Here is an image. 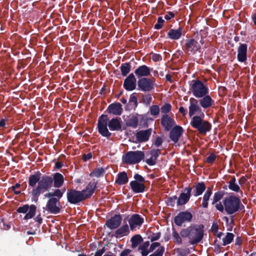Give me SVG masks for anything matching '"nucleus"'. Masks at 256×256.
<instances>
[{
    "label": "nucleus",
    "instance_id": "nucleus-15",
    "mask_svg": "<svg viewBox=\"0 0 256 256\" xmlns=\"http://www.w3.org/2000/svg\"><path fill=\"white\" fill-rule=\"evenodd\" d=\"M123 86L127 91H132L136 89V79L133 73L130 74L124 80Z\"/></svg>",
    "mask_w": 256,
    "mask_h": 256
},
{
    "label": "nucleus",
    "instance_id": "nucleus-21",
    "mask_svg": "<svg viewBox=\"0 0 256 256\" xmlns=\"http://www.w3.org/2000/svg\"><path fill=\"white\" fill-rule=\"evenodd\" d=\"M97 184L98 182L93 180L88 184L85 189L82 190L86 199L90 198L94 193L97 188Z\"/></svg>",
    "mask_w": 256,
    "mask_h": 256
},
{
    "label": "nucleus",
    "instance_id": "nucleus-39",
    "mask_svg": "<svg viewBox=\"0 0 256 256\" xmlns=\"http://www.w3.org/2000/svg\"><path fill=\"white\" fill-rule=\"evenodd\" d=\"M108 126H98V132L103 136L110 138L112 134L108 131Z\"/></svg>",
    "mask_w": 256,
    "mask_h": 256
},
{
    "label": "nucleus",
    "instance_id": "nucleus-38",
    "mask_svg": "<svg viewBox=\"0 0 256 256\" xmlns=\"http://www.w3.org/2000/svg\"><path fill=\"white\" fill-rule=\"evenodd\" d=\"M225 192L224 190H219L216 192L212 199V204L214 205L216 202H220Z\"/></svg>",
    "mask_w": 256,
    "mask_h": 256
},
{
    "label": "nucleus",
    "instance_id": "nucleus-29",
    "mask_svg": "<svg viewBox=\"0 0 256 256\" xmlns=\"http://www.w3.org/2000/svg\"><path fill=\"white\" fill-rule=\"evenodd\" d=\"M122 120L120 118H113L108 122V126L112 131H122Z\"/></svg>",
    "mask_w": 256,
    "mask_h": 256
},
{
    "label": "nucleus",
    "instance_id": "nucleus-18",
    "mask_svg": "<svg viewBox=\"0 0 256 256\" xmlns=\"http://www.w3.org/2000/svg\"><path fill=\"white\" fill-rule=\"evenodd\" d=\"M183 128L180 126H174L170 131L169 138L172 141L177 143L183 133Z\"/></svg>",
    "mask_w": 256,
    "mask_h": 256
},
{
    "label": "nucleus",
    "instance_id": "nucleus-56",
    "mask_svg": "<svg viewBox=\"0 0 256 256\" xmlns=\"http://www.w3.org/2000/svg\"><path fill=\"white\" fill-rule=\"evenodd\" d=\"M214 206L216 210H218L219 212H223L224 210V204L222 203V202H219L215 204Z\"/></svg>",
    "mask_w": 256,
    "mask_h": 256
},
{
    "label": "nucleus",
    "instance_id": "nucleus-31",
    "mask_svg": "<svg viewBox=\"0 0 256 256\" xmlns=\"http://www.w3.org/2000/svg\"><path fill=\"white\" fill-rule=\"evenodd\" d=\"M138 94L134 92L130 94L128 102L125 106V110L126 111H130L134 110L138 105Z\"/></svg>",
    "mask_w": 256,
    "mask_h": 256
},
{
    "label": "nucleus",
    "instance_id": "nucleus-26",
    "mask_svg": "<svg viewBox=\"0 0 256 256\" xmlns=\"http://www.w3.org/2000/svg\"><path fill=\"white\" fill-rule=\"evenodd\" d=\"M200 98V99L198 100V103L201 108L204 109L208 108L214 104V101L208 94Z\"/></svg>",
    "mask_w": 256,
    "mask_h": 256
},
{
    "label": "nucleus",
    "instance_id": "nucleus-63",
    "mask_svg": "<svg viewBox=\"0 0 256 256\" xmlns=\"http://www.w3.org/2000/svg\"><path fill=\"white\" fill-rule=\"evenodd\" d=\"M132 250L130 249H125L120 253V256H134L132 254H130Z\"/></svg>",
    "mask_w": 256,
    "mask_h": 256
},
{
    "label": "nucleus",
    "instance_id": "nucleus-10",
    "mask_svg": "<svg viewBox=\"0 0 256 256\" xmlns=\"http://www.w3.org/2000/svg\"><path fill=\"white\" fill-rule=\"evenodd\" d=\"M62 198L59 196L48 200L46 207L50 213L56 214L60 212L61 205L60 200Z\"/></svg>",
    "mask_w": 256,
    "mask_h": 256
},
{
    "label": "nucleus",
    "instance_id": "nucleus-2",
    "mask_svg": "<svg viewBox=\"0 0 256 256\" xmlns=\"http://www.w3.org/2000/svg\"><path fill=\"white\" fill-rule=\"evenodd\" d=\"M52 186V176L44 175L40 180L38 184L35 188L32 189L31 192L32 200L37 202L40 195L48 191Z\"/></svg>",
    "mask_w": 256,
    "mask_h": 256
},
{
    "label": "nucleus",
    "instance_id": "nucleus-19",
    "mask_svg": "<svg viewBox=\"0 0 256 256\" xmlns=\"http://www.w3.org/2000/svg\"><path fill=\"white\" fill-rule=\"evenodd\" d=\"M248 46L246 44L240 43L238 48L237 58L238 62H244L247 59Z\"/></svg>",
    "mask_w": 256,
    "mask_h": 256
},
{
    "label": "nucleus",
    "instance_id": "nucleus-51",
    "mask_svg": "<svg viewBox=\"0 0 256 256\" xmlns=\"http://www.w3.org/2000/svg\"><path fill=\"white\" fill-rule=\"evenodd\" d=\"M177 199L178 198L176 196L168 198L166 200L167 205L172 207L174 206L175 205L176 200H178Z\"/></svg>",
    "mask_w": 256,
    "mask_h": 256
},
{
    "label": "nucleus",
    "instance_id": "nucleus-37",
    "mask_svg": "<svg viewBox=\"0 0 256 256\" xmlns=\"http://www.w3.org/2000/svg\"><path fill=\"white\" fill-rule=\"evenodd\" d=\"M64 192H62L61 190L56 188L55 189L54 192H48L44 194V197L46 198H48L49 199L52 198H55L56 196L62 197Z\"/></svg>",
    "mask_w": 256,
    "mask_h": 256
},
{
    "label": "nucleus",
    "instance_id": "nucleus-20",
    "mask_svg": "<svg viewBox=\"0 0 256 256\" xmlns=\"http://www.w3.org/2000/svg\"><path fill=\"white\" fill-rule=\"evenodd\" d=\"M152 129L148 128L146 130H141L136 134V138L138 142L142 143L147 142L152 134Z\"/></svg>",
    "mask_w": 256,
    "mask_h": 256
},
{
    "label": "nucleus",
    "instance_id": "nucleus-59",
    "mask_svg": "<svg viewBox=\"0 0 256 256\" xmlns=\"http://www.w3.org/2000/svg\"><path fill=\"white\" fill-rule=\"evenodd\" d=\"M157 160H154V158L151 156V157L149 158H147L145 160V162L149 166H152L156 164Z\"/></svg>",
    "mask_w": 256,
    "mask_h": 256
},
{
    "label": "nucleus",
    "instance_id": "nucleus-44",
    "mask_svg": "<svg viewBox=\"0 0 256 256\" xmlns=\"http://www.w3.org/2000/svg\"><path fill=\"white\" fill-rule=\"evenodd\" d=\"M234 238V234L232 233L228 232L224 238H222V245L226 246L232 242Z\"/></svg>",
    "mask_w": 256,
    "mask_h": 256
},
{
    "label": "nucleus",
    "instance_id": "nucleus-17",
    "mask_svg": "<svg viewBox=\"0 0 256 256\" xmlns=\"http://www.w3.org/2000/svg\"><path fill=\"white\" fill-rule=\"evenodd\" d=\"M122 221L120 214H115L106 221V225L110 230L116 229L120 226Z\"/></svg>",
    "mask_w": 256,
    "mask_h": 256
},
{
    "label": "nucleus",
    "instance_id": "nucleus-42",
    "mask_svg": "<svg viewBox=\"0 0 256 256\" xmlns=\"http://www.w3.org/2000/svg\"><path fill=\"white\" fill-rule=\"evenodd\" d=\"M105 172L104 168H95L92 172L90 173V176H96L97 178L102 176Z\"/></svg>",
    "mask_w": 256,
    "mask_h": 256
},
{
    "label": "nucleus",
    "instance_id": "nucleus-22",
    "mask_svg": "<svg viewBox=\"0 0 256 256\" xmlns=\"http://www.w3.org/2000/svg\"><path fill=\"white\" fill-rule=\"evenodd\" d=\"M42 174L39 171H37L34 174H30L28 178V191H30V188L34 189L36 188V184L40 182V176Z\"/></svg>",
    "mask_w": 256,
    "mask_h": 256
},
{
    "label": "nucleus",
    "instance_id": "nucleus-57",
    "mask_svg": "<svg viewBox=\"0 0 256 256\" xmlns=\"http://www.w3.org/2000/svg\"><path fill=\"white\" fill-rule=\"evenodd\" d=\"M164 140L161 137L156 136L154 144L156 147L158 148L162 144Z\"/></svg>",
    "mask_w": 256,
    "mask_h": 256
},
{
    "label": "nucleus",
    "instance_id": "nucleus-12",
    "mask_svg": "<svg viewBox=\"0 0 256 256\" xmlns=\"http://www.w3.org/2000/svg\"><path fill=\"white\" fill-rule=\"evenodd\" d=\"M196 114H200V115L204 117V114L202 112V108L200 106L198 100L194 98H190L188 107V115L191 117L192 116H194Z\"/></svg>",
    "mask_w": 256,
    "mask_h": 256
},
{
    "label": "nucleus",
    "instance_id": "nucleus-13",
    "mask_svg": "<svg viewBox=\"0 0 256 256\" xmlns=\"http://www.w3.org/2000/svg\"><path fill=\"white\" fill-rule=\"evenodd\" d=\"M193 216L190 212L185 211L180 212L174 218L175 224L180 226L184 222H190L192 220Z\"/></svg>",
    "mask_w": 256,
    "mask_h": 256
},
{
    "label": "nucleus",
    "instance_id": "nucleus-23",
    "mask_svg": "<svg viewBox=\"0 0 256 256\" xmlns=\"http://www.w3.org/2000/svg\"><path fill=\"white\" fill-rule=\"evenodd\" d=\"M175 124L173 118H171L168 114H164L161 119V124L164 128L166 131H169L172 129Z\"/></svg>",
    "mask_w": 256,
    "mask_h": 256
},
{
    "label": "nucleus",
    "instance_id": "nucleus-32",
    "mask_svg": "<svg viewBox=\"0 0 256 256\" xmlns=\"http://www.w3.org/2000/svg\"><path fill=\"white\" fill-rule=\"evenodd\" d=\"M52 176V180L54 186L58 188H60L64 183V176L59 172L54 173Z\"/></svg>",
    "mask_w": 256,
    "mask_h": 256
},
{
    "label": "nucleus",
    "instance_id": "nucleus-30",
    "mask_svg": "<svg viewBox=\"0 0 256 256\" xmlns=\"http://www.w3.org/2000/svg\"><path fill=\"white\" fill-rule=\"evenodd\" d=\"M182 35V28L176 29L170 28L167 34V38L172 40H178Z\"/></svg>",
    "mask_w": 256,
    "mask_h": 256
},
{
    "label": "nucleus",
    "instance_id": "nucleus-11",
    "mask_svg": "<svg viewBox=\"0 0 256 256\" xmlns=\"http://www.w3.org/2000/svg\"><path fill=\"white\" fill-rule=\"evenodd\" d=\"M36 206L34 204L29 206L26 204L22 206H20L16 210V212L18 213L26 214L24 218V220L30 219L32 218L36 214Z\"/></svg>",
    "mask_w": 256,
    "mask_h": 256
},
{
    "label": "nucleus",
    "instance_id": "nucleus-16",
    "mask_svg": "<svg viewBox=\"0 0 256 256\" xmlns=\"http://www.w3.org/2000/svg\"><path fill=\"white\" fill-rule=\"evenodd\" d=\"M144 222V219L138 214H133L128 220L130 228L134 230L137 227L140 226Z\"/></svg>",
    "mask_w": 256,
    "mask_h": 256
},
{
    "label": "nucleus",
    "instance_id": "nucleus-47",
    "mask_svg": "<svg viewBox=\"0 0 256 256\" xmlns=\"http://www.w3.org/2000/svg\"><path fill=\"white\" fill-rule=\"evenodd\" d=\"M150 115L156 116L160 113V108L158 105H152L150 108Z\"/></svg>",
    "mask_w": 256,
    "mask_h": 256
},
{
    "label": "nucleus",
    "instance_id": "nucleus-43",
    "mask_svg": "<svg viewBox=\"0 0 256 256\" xmlns=\"http://www.w3.org/2000/svg\"><path fill=\"white\" fill-rule=\"evenodd\" d=\"M138 120L136 116H132L128 120L126 124L128 126L136 128L138 125Z\"/></svg>",
    "mask_w": 256,
    "mask_h": 256
},
{
    "label": "nucleus",
    "instance_id": "nucleus-33",
    "mask_svg": "<svg viewBox=\"0 0 256 256\" xmlns=\"http://www.w3.org/2000/svg\"><path fill=\"white\" fill-rule=\"evenodd\" d=\"M131 189L134 193H142L145 191L146 186L142 183L137 181H131L130 183Z\"/></svg>",
    "mask_w": 256,
    "mask_h": 256
},
{
    "label": "nucleus",
    "instance_id": "nucleus-52",
    "mask_svg": "<svg viewBox=\"0 0 256 256\" xmlns=\"http://www.w3.org/2000/svg\"><path fill=\"white\" fill-rule=\"evenodd\" d=\"M164 22V20L162 18V16H159L158 18L157 23L154 24V28L156 30L160 29L163 26V24Z\"/></svg>",
    "mask_w": 256,
    "mask_h": 256
},
{
    "label": "nucleus",
    "instance_id": "nucleus-9",
    "mask_svg": "<svg viewBox=\"0 0 256 256\" xmlns=\"http://www.w3.org/2000/svg\"><path fill=\"white\" fill-rule=\"evenodd\" d=\"M155 78H142L138 81V89L142 92H150L154 90Z\"/></svg>",
    "mask_w": 256,
    "mask_h": 256
},
{
    "label": "nucleus",
    "instance_id": "nucleus-4",
    "mask_svg": "<svg viewBox=\"0 0 256 256\" xmlns=\"http://www.w3.org/2000/svg\"><path fill=\"white\" fill-rule=\"evenodd\" d=\"M192 84L190 86V90L194 96L196 98H202L208 94V88L199 80H192Z\"/></svg>",
    "mask_w": 256,
    "mask_h": 256
},
{
    "label": "nucleus",
    "instance_id": "nucleus-28",
    "mask_svg": "<svg viewBox=\"0 0 256 256\" xmlns=\"http://www.w3.org/2000/svg\"><path fill=\"white\" fill-rule=\"evenodd\" d=\"M230 180L228 182V188L232 191L240 193V197L243 196V192L240 189V186L237 184L236 178L234 176H230Z\"/></svg>",
    "mask_w": 256,
    "mask_h": 256
},
{
    "label": "nucleus",
    "instance_id": "nucleus-1",
    "mask_svg": "<svg viewBox=\"0 0 256 256\" xmlns=\"http://www.w3.org/2000/svg\"><path fill=\"white\" fill-rule=\"evenodd\" d=\"M180 234L182 238H188L190 244H197L203 238L204 226L200 224L190 226L186 228L182 229Z\"/></svg>",
    "mask_w": 256,
    "mask_h": 256
},
{
    "label": "nucleus",
    "instance_id": "nucleus-55",
    "mask_svg": "<svg viewBox=\"0 0 256 256\" xmlns=\"http://www.w3.org/2000/svg\"><path fill=\"white\" fill-rule=\"evenodd\" d=\"M244 212V206L243 205V204L242 203L240 198L238 197V203H237V206H236V212Z\"/></svg>",
    "mask_w": 256,
    "mask_h": 256
},
{
    "label": "nucleus",
    "instance_id": "nucleus-27",
    "mask_svg": "<svg viewBox=\"0 0 256 256\" xmlns=\"http://www.w3.org/2000/svg\"><path fill=\"white\" fill-rule=\"evenodd\" d=\"M122 106L120 102H114L110 104L106 112L109 114L120 116L122 112Z\"/></svg>",
    "mask_w": 256,
    "mask_h": 256
},
{
    "label": "nucleus",
    "instance_id": "nucleus-7",
    "mask_svg": "<svg viewBox=\"0 0 256 256\" xmlns=\"http://www.w3.org/2000/svg\"><path fill=\"white\" fill-rule=\"evenodd\" d=\"M66 197L68 202L72 204H76L86 199L82 191L72 188L68 190Z\"/></svg>",
    "mask_w": 256,
    "mask_h": 256
},
{
    "label": "nucleus",
    "instance_id": "nucleus-24",
    "mask_svg": "<svg viewBox=\"0 0 256 256\" xmlns=\"http://www.w3.org/2000/svg\"><path fill=\"white\" fill-rule=\"evenodd\" d=\"M192 188V194L195 196H198L202 194L206 190V186L204 182H198L193 185Z\"/></svg>",
    "mask_w": 256,
    "mask_h": 256
},
{
    "label": "nucleus",
    "instance_id": "nucleus-60",
    "mask_svg": "<svg viewBox=\"0 0 256 256\" xmlns=\"http://www.w3.org/2000/svg\"><path fill=\"white\" fill-rule=\"evenodd\" d=\"M134 178L135 179L134 181H137L138 182L142 183L145 181L144 178L138 174H134Z\"/></svg>",
    "mask_w": 256,
    "mask_h": 256
},
{
    "label": "nucleus",
    "instance_id": "nucleus-41",
    "mask_svg": "<svg viewBox=\"0 0 256 256\" xmlns=\"http://www.w3.org/2000/svg\"><path fill=\"white\" fill-rule=\"evenodd\" d=\"M143 240V239L140 235L136 234L133 236L130 240L132 242V247L133 248L137 247Z\"/></svg>",
    "mask_w": 256,
    "mask_h": 256
},
{
    "label": "nucleus",
    "instance_id": "nucleus-6",
    "mask_svg": "<svg viewBox=\"0 0 256 256\" xmlns=\"http://www.w3.org/2000/svg\"><path fill=\"white\" fill-rule=\"evenodd\" d=\"M238 198V197L235 195H230L222 200L224 211L227 214L232 215L236 213Z\"/></svg>",
    "mask_w": 256,
    "mask_h": 256
},
{
    "label": "nucleus",
    "instance_id": "nucleus-54",
    "mask_svg": "<svg viewBox=\"0 0 256 256\" xmlns=\"http://www.w3.org/2000/svg\"><path fill=\"white\" fill-rule=\"evenodd\" d=\"M216 156L214 153H212L206 158V162L208 164H212L215 161Z\"/></svg>",
    "mask_w": 256,
    "mask_h": 256
},
{
    "label": "nucleus",
    "instance_id": "nucleus-58",
    "mask_svg": "<svg viewBox=\"0 0 256 256\" xmlns=\"http://www.w3.org/2000/svg\"><path fill=\"white\" fill-rule=\"evenodd\" d=\"M161 236V233L160 232L153 234L149 238H150V242H153L154 241L159 240Z\"/></svg>",
    "mask_w": 256,
    "mask_h": 256
},
{
    "label": "nucleus",
    "instance_id": "nucleus-8",
    "mask_svg": "<svg viewBox=\"0 0 256 256\" xmlns=\"http://www.w3.org/2000/svg\"><path fill=\"white\" fill-rule=\"evenodd\" d=\"M200 44L198 40L195 38L186 40L184 46V52L188 55H194L200 50Z\"/></svg>",
    "mask_w": 256,
    "mask_h": 256
},
{
    "label": "nucleus",
    "instance_id": "nucleus-25",
    "mask_svg": "<svg viewBox=\"0 0 256 256\" xmlns=\"http://www.w3.org/2000/svg\"><path fill=\"white\" fill-rule=\"evenodd\" d=\"M134 74L140 78H146L150 74V68L146 65H142L138 66L135 70Z\"/></svg>",
    "mask_w": 256,
    "mask_h": 256
},
{
    "label": "nucleus",
    "instance_id": "nucleus-62",
    "mask_svg": "<svg viewBox=\"0 0 256 256\" xmlns=\"http://www.w3.org/2000/svg\"><path fill=\"white\" fill-rule=\"evenodd\" d=\"M174 16L175 14L174 12H168L167 14L164 16V18L167 20H170Z\"/></svg>",
    "mask_w": 256,
    "mask_h": 256
},
{
    "label": "nucleus",
    "instance_id": "nucleus-48",
    "mask_svg": "<svg viewBox=\"0 0 256 256\" xmlns=\"http://www.w3.org/2000/svg\"><path fill=\"white\" fill-rule=\"evenodd\" d=\"M152 95L150 94H145L142 96V101L144 104H146V106L149 105L152 102Z\"/></svg>",
    "mask_w": 256,
    "mask_h": 256
},
{
    "label": "nucleus",
    "instance_id": "nucleus-34",
    "mask_svg": "<svg viewBox=\"0 0 256 256\" xmlns=\"http://www.w3.org/2000/svg\"><path fill=\"white\" fill-rule=\"evenodd\" d=\"M128 181V174L125 172H122L118 173L115 182L120 186L126 184Z\"/></svg>",
    "mask_w": 256,
    "mask_h": 256
},
{
    "label": "nucleus",
    "instance_id": "nucleus-45",
    "mask_svg": "<svg viewBox=\"0 0 256 256\" xmlns=\"http://www.w3.org/2000/svg\"><path fill=\"white\" fill-rule=\"evenodd\" d=\"M108 118L106 114H102L98 118V126H108Z\"/></svg>",
    "mask_w": 256,
    "mask_h": 256
},
{
    "label": "nucleus",
    "instance_id": "nucleus-50",
    "mask_svg": "<svg viewBox=\"0 0 256 256\" xmlns=\"http://www.w3.org/2000/svg\"><path fill=\"white\" fill-rule=\"evenodd\" d=\"M160 110L162 113L167 114H166L168 113L171 110L172 106L169 103H166L162 106Z\"/></svg>",
    "mask_w": 256,
    "mask_h": 256
},
{
    "label": "nucleus",
    "instance_id": "nucleus-3",
    "mask_svg": "<svg viewBox=\"0 0 256 256\" xmlns=\"http://www.w3.org/2000/svg\"><path fill=\"white\" fill-rule=\"evenodd\" d=\"M203 118V116L201 115L194 116L192 118L190 125L196 129L200 134L205 135L211 130L212 126L209 122L204 120Z\"/></svg>",
    "mask_w": 256,
    "mask_h": 256
},
{
    "label": "nucleus",
    "instance_id": "nucleus-14",
    "mask_svg": "<svg viewBox=\"0 0 256 256\" xmlns=\"http://www.w3.org/2000/svg\"><path fill=\"white\" fill-rule=\"evenodd\" d=\"M192 188L190 186L186 187L184 189V192H182L177 199L178 206H182L186 204L190 200L191 196Z\"/></svg>",
    "mask_w": 256,
    "mask_h": 256
},
{
    "label": "nucleus",
    "instance_id": "nucleus-5",
    "mask_svg": "<svg viewBox=\"0 0 256 256\" xmlns=\"http://www.w3.org/2000/svg\"><path fill=\"white\" fill-rule=\"evenodd\" d=\"M144 158V152L140 150L130 151L122 156V162L126 164H136Z\"/></svg>",
    "mask_w": 256,
    "mask_h": 256
},
{
    "label": "nucleus",
    "instance_id": "nucleus-53",
    "mask_svg": "<svg viewBox=\"0 0 256 256\" xmlns=\"http://www.w3.org/2000/svg\"><path fill=\"white\" fill-rule=\"evenodd\" d=\"M164 252V246H160L154 253L150 254L149 256H162L163 255Z\"/></svg>",
    "mask_w": 256,
    "mask_h": 256
},
{
    "label": "nucleus",
    "instance_id": "nucleus-46",
    "mask_svg": "<svg viewBox=\"0 0 256 256\" xmlns=\"http://www.w3.org/2000/svg\"><path fill=\"white\" fill-rule=\"evenodd\" d=\"M172 236L175 240L174 242L178 244H182V239L180 234L174 229H172Z\"/></svg>",
    "mask_w": 256,
    "mask_h": 256
},
{
    "label": "nucleus",
    "instance_id": "nucleus-36",
    "mask_svg": "<svg viewBox=\"0 0 256 256\" xmlns=\"http://www.w3.org/2000/svg\"><path fill=\"white\" fill-rule=\"evenodd\" d=\"M129 233V228L128 224H125L122 226L120 228H118L115 232L116 237L122 236L128 234Z\"/></svg>",
    "mask_w": 256,
    "mask_h": 256
},
{
    "label": "nucleus",
    "instance_id": "nucleus-35",
    "mask_svg": "<svg viewBox=\"0 0 256 256\" xmlns=\"http://www.w3.org/2000/svg\"><path fill=\"white\" fill-rule=\"evenodd\" d=\"M212 194V190L210 188H208L202 197V206L204 208H208V201L210 198Z\"/></svg>",
    "mask_w": 256,
    "mask_h": 256
},
{
    "label": "nucleus",
    "instance_id": "nucleus-61",
    "mask_svg": "<svg viewBox=\"0 0 256 256\" xmlns=\"http://www.w3.org/2000/svg\"><path fill=\"white\" fill-rule=\"evenodd\" d=\"M152 59L154 62H157L162 60V56L160 54H154L152 55Z\"/></svg>",
    "mask_w": 256,
    "mask_h": 256
},
{
    "label": "nucleus",
    "instance_id": "nucleus-49",
    "mask_svg": "<svg viewBox=\"0 0 256 256\" xmlns=\"http://www.w3.org/2000/svg\"><path fill=\"white\" fill-rule=\"evenodd\" d=\"M150 154L154 158V160H157L158 157L161 154L160 149L152 148L150 150Z\"/></svg>",
    "mask_w": 256,
    "mask_h": 256
},
{
    "label": "nucleus",
    "instance_id": "nucleus-64",
    "mask_svg": "<svg viewBox=\"0 0 256 256\" xmlns=\"http://www.w3.org/2000/svg\"><path fill=\"white\" fill-rule=\"evenodd\" d=\"M106 252L105 248L104 247L100 250H96L94 254V256H102V254Z\"/></svg>",
    "mask_w": 256,
    "mask_h": 256
},
{
    "label": "nucleus",
    "instance_id": "nucleus-40",
    "mask_svg": "<svg viewBox=\"0 0 256 256\" xmlns=\"http://www.w3.org/2000/svg\"><path fill=\"white\" fill-rule=\"evenodd\" d=\"M120 68L122 76H126L130 72L131 68V66L130 62H125L122 64Z\"/></svg>",
    "mask_w": 256,
    "mask_h": 256
}]
</instances>
